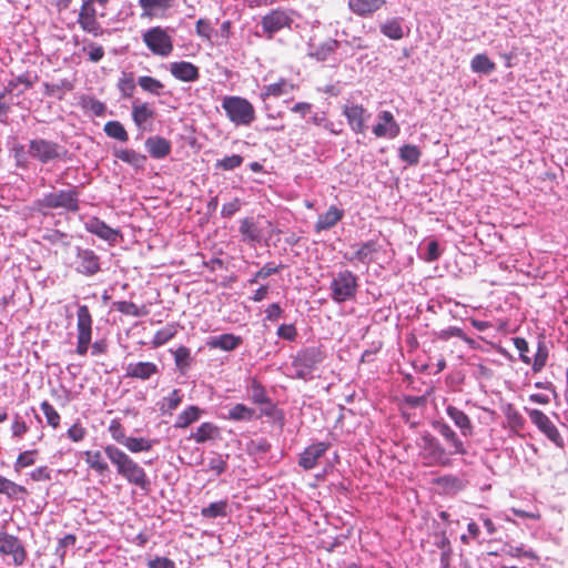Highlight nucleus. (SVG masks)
Returning a JSON list of instances; mask_svg holds the SVG:
<instances>
[{"label":"nucleus","mask_w":568,"mask_h":568,"mask_svg":"<svg viewBox=\"0 0 568 568\" xmlns=\"http://www.w3.org/2000/svg\"><path fill=\"white\" fill-rule=\"evenodd\" d=\"M82 50L88 53V58L91 62H99L104 55L103 48L93 42H89Z\"/></svg>","instance_id":"nucleus-54"},{"label":"nucleus","mask_w":568,"mask_h":568,"mask_svg":"<svg viewBox=\"0 0 568 568\" xmlns=\"http://www.w3.org/2000/svg\"><path fill=\"white\" fill-rule=\"evenodd\" d=\"M385 4V0H348L351 11L357 16L373 14Z\"/></svg>","instance_id":"nucleus-24"},{"label":"nucleus","mask_w":568,"mask_h":568,"mask_svg":"<svg viewBox=\"0 0 568 568\" xmlns=\"http://www.w3.org/2000/svg\"><path fill=\"white\" fill-rule=\"evenodd\" d=\"M377 119L378 122L373 126V133L377 138L394 139L399 134L400 128L390 111L379 112Z\"/></svg>","instance_id":"nucleus-18"},{"label":"nucleus","mask_w":568,"mask_h":568,"mask_svg":"<svg viewBox=\"0 0 568 568\" xmlns=\"http://www.w3.org/2000/svg\"><path fill=\"white\" fill-rule=\"evenodd\" d=\"M82 106L97 116L103 115L106 110L104 103L91 97H84L82 99Z\"/></svg>","instance_id":"nucleus-46"},{"label":"nucleus","mask_w":568,"mask_h":568,"mask_svg":"<svg viewBox=\"0 0 568 568\" xmlns=\"http://www.w3.org/2000/svg\"><path fill=\"white\" fill-rule=\"evenodd\" d=\"M399 158L407 164L415 165L419 162L420 151L416 145L405 144L399 149Z\"/></svg>","instance_id":"nucleus-40"},{"label":"nucleus","mask_w":568,"mask_h":568,"mask_svg":"<svg viewBox=\"0 0 568 568\" xmlns=\"http://www.w3.org/2000/svg\"><path fill=\"white\" fill-rule=\"evenodd\" d=\"M144 91L161 95L164 92V85L156 79L144 77Z\"/></svg>","instance_id":"nucleus-57"},{"label":"nucleus","mask_w":568,"mask_h":568,"mask_svg":"<svg viewBox=\"0 0 568 568\" xmlns=\"http://www.w3.org/2000/svg\"><path fill=\"white\" fill-rule=\"evenodd\" d=\"M381 32L389 39L399 40L404 37L399 19H392L381 26Z\"/></svg>","instance_id":"nucleus-37"},{"label":"nucleus","mask_w":568,"mask_h":568,"mask_svg":"<svg viewBox=\"0 0 568 568\" xmlns=\"http://www.w3.org/2000/svg\"><path fill=\"white\" fill-rule=\"evenodd\" d=\"M357 278L351 271L338 272L331 282L332 298L336 303H343L353 298L356 294Z\"/></svg>","instance_id":"nucleus-7"},{"label":"nucleus","mask_w":568,"mask_h":568,"mask_svg":"<svg viewBox=\"0 0 568 568\" xmlns=\"http://www.w3.org/2000/svg\"><path fill=\"white\" fill-rule=\"evenodd\" d=\"M291 111L293 113L300 114L301 118L305 119L307 115L312 113V104L307 102H298L291 108Z\"/></svg>","instance_id":"nucleus-62"},{"label":"nucleus","mask_w":568,"mask_h":568,"mask_svg":"<svg viewBox=\"0 0 568 568\" xmlns=\"http://www.w3.org/2000/svg\"><path fill=\"white\" fill-rule=\"evenodd\" d=\"M531 423L557 447L562 448L565 442L558 428L549 419V417L541 410L535 408H525Z\"/></svg>","instance_id":"nucleus-10"},{"label":"nucleus","mask_w":568,"mask_h":568,"mask_svg":"<svg viewBox=\"0 0 568 568\" xmlns=\"http://www.w3.org/2000/svg\"><path fill=\"white\" fill-rule=\"evenodd\" d=\"M293 19L287 11L275 9L262 18L261 24L267 37L272 38L274 33L282 29L290 28Z\"/></svg>","instance_id":"nucleus-13"},{"label":"nucleus","mask_w":568,"mask_h":568,"mask_svg":"<svg viewBox=\"0 0 568 568\" xmlns=\"http://www.w3.org/2000/svg\"><path fill=\"white\" fill-rule=\"evenodd\" d=\"M278 272V266L274 264H265L260 271L255 273V275L250 280L251 284L258 282L260 280H265L266 277Z\"/></svg>","instance_id":"nucleus-55"},{"label":"nucleus","mask_w":568,"mask_h":568,"mask_svg":"<svg viewBox=\"0 0 568 568\" xmlns=\"http://www.w3.org/2000/svg\"><path fill=\"white\" fill-rule=\"evenodd\" d=\"M105 455L116 466L118 471L130 481L142 485V469L122 450L114 446L105 448Z\"/></svg>","instance_id":"nucleus-5"},{"label":"nucleus","mask_w":568,"mask_h":568,"mask_svg":"<svg viewBox=\"0 0 568 568\" xmlns=\"http://www.w3.org/2000/svg\"><path fill=\"white\" fill-rule=\"evenodd\" d=\"M85 462L100 475H104L109 469L101 452H87Z\"/></svg>","instance_id":"nucleus-39"},{"label":"nucleus","mask_w":568,"mask_h":568,"mask_svg":"<svg viewBox=\"0 0 568 568\" xmlns=\"http://www.w3.org/2000/svg\"><path fill=\"white\" fill-rule=\"evenodd\" d=\"M447 416L453 420L455 426L460 430L464 437H470L474 435V425L469 416L458 407L448 405L446 407Z\"/></svg>","instance_id":"nucleus-20"},{"label":"nucleus","mask_w":568,"mask_h":568,"mask_svg":"<svg viewBox=\"0 0 568 568\" xmlns=\"http://www.w3.org/2000/svg\"><path fill=\"white\" fill-rule=\"evenodd\" d=\"M149 568H174V562L168 558H155L149 562Z\"/></svg>","instance_id":"nucleus-64"},{"label":"nucleus","mask_w":568,"mask_h":568,"mask_svg":"<svg viewBox=\"0 0 568 568\" xmlns=\"http://www.w3.org/2000/svg\"><path fill=\"white\" fill-rule=\"evenodd\" d=\"M344 216L343 210L338 209L335 205L328 207V210L321 214L315 223V231L317 233L329 230L335 226Z\"/></svg>","instance_id":"nucleus-23"},{"label":"nucleus","mask_w":568,"mask_h":568,"mask_svg":"<svg viewBox=\"0 0 568 568\" xmlns=\"http://www.w3.org/2000/svg\"><path fill=\"white\" fill-rule=\"evenodd\" d=\"M207 469L215 475H221L226 469V459L221 455H214L207 462Z\"/></svg>","instance_id":"nucleus-53"},{"label":"nucleus","mask_w":568,"mask_h":568,"mask_svg":"<svg viewBox=\"0 0 568 568\" xmlns=\"http://www.w3.org/2000/svg\"><path fill=\"white\" fill-rule=\"evenodd\" d=\"M450 337H464V332L457 326H449L438 333V338L447 341Z\"/></svg>","instance_id":"nucleus-60"},{"label":"nucleus","mask_w":568,"mask_h":568,"mask_svg":"<svg viewBox=\"0 0 568 568\" xmlns=\"http://www.w3.org/2000/svg\"><path fill=\"white\" fill-rule=\"evenodd\" d=\"M435 484L445 494H456L465 487L464 480L455 475H445L438 477Z\"/></svg>","instance_id":"nucleus-30"},{"label":"nucleus","mask_w":568,"mask_h":568,"mask_svg":"<svg viewBox=\"0 0 568 568\" xmlns=\"http://www.w3.org/2000/svg\"><path fill=\"white\" fill-rule=\"evenodd\" d=\"M202 415V409L197 406L191 405L187 406L182 413L176 417L174 426L176 428H186L192 423L199 420Z\"/></svg>","instance_id":"nucleus-31"},{"label":"nucleus","mask_w":568,"mask_h":568,"mask_svg":"<svg viewBox=\"0 0 568 568\" xmlns=\"http://www.w3.org/2000/svg\"><path fill=\"white\" fill-rule=\"evenodd\" d=\"M243 163V158L239 154L225 156L224 159L217 160L215 168L223 171H232Z\"/></svg>","instance_id":"nucleus-44"},{"label":"nucleus","mask_w":568,"mask_h":568,"mask_svg":"<svg viewBox=\"0 0 568 568\" xmlns=\"http://www.w3.org/2000/svg\"><path fill=\"white\" fill-rule=\"evenodd\" d=\"M195 31L199 37L206 41H211L214 28L210 20L199 19L195 24Z\"/></svg>","instance_id":"nucleus-48"},{"label":"nucleus","mask_w":568,"mask_h":568,"mask_svg":"<svg viewBox=\"0 0 568 568\" xmlns=\"http://www.w3.org/2000/svg\"><path fill=\"white\" fill-rule=\"evenodd\" d=\"M417 445L419 448V457L426 466L447 467L452 465V454H449V450H446L433 435H424Z\"/></svg>","instance_id":"nucleus-2"},{"label":"nucleus","mask_w":568,"mask_h":568,"mask_svg":"<svg viewBox=\"0 0 568 568\" xmlns=\"http://www.w3.org/2000/svg\"><path fill=\"white\" fill-rule=\"evenodd\" d=\"M437 432L449 445V454L452 455H466L467 449L459 438L458 434L446 423H438L436 426Z\"/></svg>","instance_id":"nucleus-19"},{"label":"nucleus","mask_w":568,"mask_h":568,"mask_svg":"<svg viewBox=\"0 0 568 568\" xmlns=\"http://www.w3.org/2000/svg\"><path fill=\"white\" fill-rule=\"evenodd\" d=\"M33 81L30 79L28 74H23L18 77L14 80H11L4 89V92H13L18 90L19 93H22L26 89L32 87Z\"/></svg>","instance_id":"nucleus-42"},{"label":"nucleus","mask_w":568,"mask_h":568,"mask_svg":"<svg viewBox=\"0 0 568 568\" xmlns=\"http://www.w3.org/2000/svg\"><path fill=\"white\" fill-rule=\"evenodd\" d=\"M171 6L172 0H144V17L163 18Z\"/></svg>","instance_id":"nucleus-28"},{"label":"nucleus","mask_w":568,"mask_h":568,"mask_svg":"<svg viewBox=\"0 0 568 568\" xmlns=\"http://www.w3.org/2000/svg\"><path fill=\"white\" fill-rule=\"evenodd\" d=\"M513 343L518 351L519 359L526 365H531L534 373H539L544 369L548 361L549 351L542 339H539L537 343L534 358L529 356V345L524 337H515L513 338Z\"/></svg>","instance_id":"nucleus-3"},{"label":"nucleus","mask_w":568,"mask_h":568,"mask_svg":"<svg viewBox=\"0 0 568 568\" xmlns=\"http://www.w3.org/2000/svg\"><path fill=\"white\" fill-rule=\"evenodd\" d=\"M508 426L511 430L518 432L525 426V419L521 414L511 405L507 404L503 407Z\"/></svg>","instance_id":"nucleus-34"},{"label":"nucleus","mask_w":568,"mask_h":568,"mask_svg":"<svg viewBox=\"0 0 568 568\" xmlns=\"http://www.w3.org/2000/svg\"><path fill=\"white\" fill-rule=\"evenodd\" d=\"M221 105L230 122L236 126H248L255 120L253 104L242 97L225 95Z\"/></svg>","instance_id":"nucleus-1"},{"label":"nucleus","mask_w":568,"mask_h":568,"mask_svg":"<svg viewBox=\"0 0 568 568\" xmlns=\"http://www.w3.org/2000/svg\"><path fill=\"white\" fill-rule=\"evenodd\" d=\"M39 205L47 209H63L69 212L79 210V194L75 189L50 192L39 200Z\"/></svg>","instance_id":"nucleus-6"},{"label":"nucleus","mask_w":568,"mask_h":568,"mask_svg":"<svg viewBox=\"0 0 568 568\" xmlns=\"http://www.w3.org/2000/svg\"><path fill=\"white\" fill-rule=\"evenodd\" d=\"M171 74L183 82H193L199 79V69L187 61L172 62L170 64Z\"/></svg>","instance_id":"nucleus-22"},{"label":"nucleus","mask_w":568,"mask_h":568,"mask_svg":"<svg viewBox=\"0 0 568 568\" xmlns=\"http://www.w3.org/2000/svg\"><path fill=\"white\" fill-rule=\"evenodd\" d=\"M339 42L334 39H327L320 44L311 45L310 55L318 61H325L337 49Z\"/></svg>","instance_id":"nucleus-29"},{"label":"nucleus","mask_w":568,"mask_h":568,"mask_svg":"<svg viewBox=\"0 0 568 568\" xmlns=\"http://www.w3.org/2000/svg\"><path fill=\"white\" fill-rule=\"evenodd\" d=\"M470 69L475 73L489 74L495 70V63L486 54L479 53L471 59Z\"/></svg>","instance_id":"nucleus-35"},{"label":"nucleus","mask_w":568,"mask_h":568,"mask_svg":"<svg viewBox=\"0 0 568 568\" xmlns=\"http://www.w3.org/2000/svg\"><path fill=\"white\" fill-rule=\"evenodd\" d=\"M119 89L124 97H131L134 90V81L131 78H123L119 82Z\"/></svg>","instance_id":"nucleus-63"},{"label":"nucleus","mask_w":568,"mask_h":568,"mask_svg":"<svg viewBox=\"0 0 568 568\" xmlns=\"http://www.w3.org/2000/svg\"><path fill=\"white\" fill-rule=\"evenodd\" d=\"M251 399L255 404H266L268 403V397L264 387L256 381L252 379L251 382Z\"/></svg>","instance_id":"nucleus-45"},{"label":"nucleus","mask_w":568,"mask_h":568,"mask_svg":"<svg viewBox=\"0 0 568 568\" xmlns=\"http://www.w3.org/2000/svg\"><path fill=\"white\" fill-rule=\"evenodd\" d=\"M323 359V352L317 347L301 351L292 362L294 377L305 381L312 378L313 372Z\"/></svg>","instance_id":"nucleus-4"},{"label":"nucleus","mask_w":568,"mask_h":568,"mask_svg":"<svg viewBox=\"0 0 568 568\" xmlns=\"http://www.w3.org/2000/svg\"><path fill=\"white\" fill-rule=\"evenodd\" d=\"M41 410L45 416L47 423L52 426L53 428H57L60 424V415L54 409V407L49 404L48 402L41 403Z\"/></svg>","instance_id":"nucleus-47"},{"label":"nucleus","mask_w":568,"mask_h":568,"mask_svg":"<svg viewBox=\"0 0 568 568\" xmlns=\"http://www.w3.org/2000/svg\"><path fill=\"white\" fill-rule=\"evenodd\" d=\"M84 225L88 232L95 234L100 239L110 243L115 242L119 236V232L116 230L110 227L103 221L94 216L89 217Z\"/></svg>","instance_id":"nucleus-21"},{"label":"nucleus","mask_w":568,"mask_h":568,"mask_svg":"<svg viewBox=\"0 0 568 568\" xmlns=\"http://www.w3.org/2000/svg\"><path fill=\"white\" fill-rule=\"evenodd\" d=\"M277 335L281 338L287 339V341H294L297 332L294 325L292 324H282L277 328Z\"/></svg>","instance_id":"nucleus-59"},{"label":"nucleus","mask_w":568,"mask_h":568,"mask_svg":"<svg viewBox=\"0 0 568 568\" xmlns=\"http://www.w3.org/2000/svg\"><path fill=\"white\" fill-rule=\"evenodd\" d=\"M254 409L244 404H236L229 410L227 418L234 422H248L254 417Z\"/></svg>","instance_id":"nucleus-36"},{"label":"nucleus","mask_w":568,"mask_h":568,"mask_svg":"<svg viewBox=\"0 0 568 568\" xmlns=\"http://www.w3.org/2000/svg\"><path fill=\"white\" fill-rule=\"evenodd\" d=\"M294 90H295V85L291 81H288L286 79H281L280 81H277L275 83L264 85L262 89L261 95L263 99H266L270 97L278 98L281 95L288 94V93L293 92Z\"/></svg>","instance_id":"nucleus-27"},{"label":"nucleus","mask_w":568,"mask_h":568,"mask_svg":"<svg viewBox=\"0 0 568 568\" xmlns=\"http://www.w3.org/2000/svg\"><path fill=\"white\" fill-rule=\"evenodd\" d=\"M227 503L225 500L211 503L207 507L202 508L201 514L205 518H216L226 516Z\"/></svg>","instance_id":"nucleus-41"},{"label":"nucleus","mask_w":568,"mask_h":568,"mask_svg":"<svg viewBox=\"0 0 568 568\" xmlns=\"http://www.w3.org/2000/svg\"><path fill=\"white\" fill-rule=\"evenodd\" d=\"M219 434V428L212 423H202L196 430L191 435L197 444L205 443L213 439Z\"/></svg>","instance_id":"nucleus-33"},{"label":"nucleus","mask_w":568,"mask_h":568,"mask_svg":"<svg viewBox=\"0 0 568 568\" xmlns=\"http://www.w3.org/2000/svg\"><path fill=\"white\" fill-rule=\"evenodd\" d=\"M376 252V243L368 241L356 248L353 260L368 264L373 261V254Z\"/></svg>","instance_id":"nucleus-38"},{"label":"nucleus","mask_w":568,"mask_h":568,"mask_svg":"<svg viewBox=\"0 0 568 568\" xmlns=\"http://www.w3.org/2000/svg\"><path fill=\"white\" fill-rule=\"evenodd\" d=\"M75 271L80 274L92 276L100 271L98 255L89 248H77Z\"/></svg>","instance_id":"nucleus-15"},{"label":"nucleus","mask_w":568,"mask_h":568,"mask_svg":"<svg viewBox=\"0 0 568 568\" xmlns=\"http://www.w3.org/2000/svg\"><path fill=\"white\" fill-rule=\"evenodd\" d=\"M175 328L172 326H165L162 329L158 331L153 338L154 346H160L165 344L175 335Z\"/></svg>","instance_id":"nucleus-52"},{"label":"nucleus","mask_w":568,"mask_h":568,"mask_svg":"<svg viewBox=\"0 0 568 568\" xmlns=\"http://www.w3.org/2000/svg\"><path fill=\"white\" fill-rule=\"evenodd\" d=\"M240 233L244 242L253 243L261 239L260 230L251 217L241 221Z\"/></svg>","instance_id":"nucleus-32"},{"label":"nucleus","mask_w":568,"mask_h":568,"mask_svg":"<svg viewBox=\"0 0 568 568\" xmlns=\"http://www.w3.org/2000/svg\"><path fill=\"white\" fill-rule=\"evenodd\" d=\"M144 43L150 51L161 58H166L173 52V39L168 30L154 27L144 32Z\"/></svg>","instance_id":"nucleus-8"},{"label":"nucleus","mask_w":568,"mask_h":568,"mask_svg":"<svg viewBox=\"0 0 568 568\" xmlns=\"http://www.w3.org/2000/svg\"><path fill=\"white\" fill-rule=\"evenodd\" d=\"M37 454V450H26L21 453L16 462L17 468H24L29 467L34 464V455Z\"/></svg>","instance_id":"nucleus-58"},{"label":"nucleus","mask_w":568,"mask_h":568,"mask_svg":"<svg viewBox=\"0 0 568 568\" xmlns=\"http://www.w3.org/2000/svg\"><path fill=\"white\" fill-rule=\"evenodd\" d=\"M78 344H77V353L79 355H85L91 342V326L92 318L87 305H81L78 308Z\"/></svg>","instance_id":"nucleus-11"},{"label":"nucleus","mask_w":568,"mask_h":568,"mask_svg":"<svg viewBox=\"0 0 568 568\" xmlns=\"http://www.w3.org/2000/svg\"><path fill=\"white\" fill-rule=\"evenodd\" d=\"M150 155L154 159H163L171 152V143L161 136H151L145 141Z\"/></svg>","instance_id":"nucleus-26"},{"label":"nucleus","mask_w":568,"mask_h":568,"mask_svg":"<svg viewBox=\"0 0 568 568\" xmlns=\"http://www.w3.org/2000/svg\"><path fill=\"white\" fill-rule=\"evenodd\" d=\"M0 552L12 556L17 566H21L26 560V550L21 541L7 532H0Z\"/></svg>","instance_id":"nucleus-16"},{"label":"nucleus","mask_w":568,"mask_h":568,"mask_svg":"<svg viewBox=\"0 0 568 568\" xmlns=\"http://www.w3.org/2000/svg\"><path fill=\"white\" fill-rule=\"evenodd\" d=\"M29 155L41 163H49L60 159L64 149L60 144L44 139H33L29 143Z\"/></svg>","instance_id":"nucleus-9"},{"label":"nucleus","mask_w":568,"mask_h":568,"mask_svg":"<svg viewBox=\"0 0 568 568\" xmlns=\"http://www.w3.org/2000/svg\"><path fill=\"white\" fill-rule=\"evenodd\" d=\"M104 132L119 141H126L128 134L123 125L118 121H110L104 125Z\"/></svg>","instance_id":"nucleus-43"},{"label":"nucleus","mask_w":568,"mask_h":568,"mask_svg":"<svg viewBox=\"0 0 568 568\" xmlns=\"http://www.w3.org/2000/svg\"><path fill=\"white\" fill-rule=\"evenodd\" d=\"M440 254L438 242L432 240L426 244V252L420 254V257L426 262H434L439 258Z\"/></svg>","instance_id":"nucleus-51"},{"label":"nucleus","mask_w":568,"mask_h":568,"mask_svg":"<svg viewBox=\"0 0 568 568\" xmlns=\"http://www.w3.org/2000/svg\"><path fill=\"white\" fill-rule=\"evenodd\" d=\"M77 21L84 32L92 34L93 37H100L103 34V29L98 21L97 10L91 1L82 2Z\"/></svg>","instance_id":"nucleus-12"},{"label":"nucleus","mask_w":568,"mask_h":568,"mask_svg":"<svg viewBox=\"0 0 568 568\" xmlns=\"http://www.w3.org/2000/svg\"><path fill=\"white\" fill-rule=\"evenodd\" d=\"M343 115L346 118L351 130L357 134H364L366 131V121L369 113L363 105L345 104L343 106Z\"/></svg>","instance_id":"nucleus-14"},{"label":"nucleus","mask_w":568,"mask_h":568,"mask_svg":"<svg viewBox=\"0 0 568 568\" xmlns=\"http://www.w3.org/2000/svg\"><path fill=\"white\" fill-rule=\"evenodd\" d=\"M242 343V338L234 334H222L212 336L207 339V346L211 348H219L225 352L235 349Z\"/></svg>","instance_id":"nucleus-25"},{"label":"nucleus","mask_w":568,"mask_h":568,"mask_svg":"<svg viewBox=\"0 0 568 568\" xmlns=\"http://www.w3.org/2000/svg\"><path fill=\"white\" fill-rule=\"evenodd\" d=\"M182 397L178 389H174L169 397L163 398L160 409L163 413L174 410L181 403Z\"/></svg>","instance_id":"nucleus-50"},{"label":"nucleus","mask_w":568,"mask_h":568,"mask_svg":"<svg viewBox=\"0 0 568 568\" xmlns=\"http://www.w3.org/2000/svg\"><path fill=\"white\" fill-rule=\"evenodd\" d=\"M23 490V487L0 475V494L12 497Z\"/></svg>","instance_id":"nucleus-49"},{"label":"nucleus","mask_w":568,"mask_h":568,"mask_svg":"<svg viewBox=\"0 0 568 568\" xmlns=\"http://www.w3.org/2000/svg\"><path fill=\"white\" fill-rule=\"evenodd\" d=\"M175 364L180 369H183L190 364V349L181 346L174 352Z\"/></svg>","instance_id":"nucleus-56"},{"label":"nucleus","mask_w":568,"mask_h":568,"mask_svg":"<svg viewBox=\"0 0 568 568\" xmlns=\"http://www.w3.org/2000/svg\"><path fill=\"white\" fill-rule=\"evenodd\" d=\"M329 444L317 442L307 446L300 455L298 466L305 470H311L317 466L320 458H322L328 450Z\"/></svg>","instance_id":"nucleus-17"},{"label":"nucleus","mask_w":568,"mask_h":568,"mask_svg":"<svg viewBox=\"0 0 568 568\" xmlns=\"http://www.w3.org/2000/svg\"><path fill=\"white\" fill-rule=\"evenodd\" d=\"M241 209V201L239 199H234L233 201L225 203L222 206L221 214L224 217H230L235 214Z\"/></svg>","instance_id":"nucleus-61"}]
</instances>
